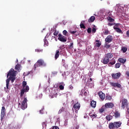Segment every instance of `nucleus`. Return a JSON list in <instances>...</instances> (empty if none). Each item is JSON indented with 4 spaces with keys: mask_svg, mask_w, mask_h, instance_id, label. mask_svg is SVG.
<instances>
[{
    "mask_svg": "<svg viewBox=\"0 0 129 129\" xmlns=\"http://www.w3.org/2000/svg\"><path fill=\"white\" fill-rule=\"evenodd\" d=\"M16 72H17V71H15L14 69H11L7 74V78L10 76L8 79L11 80L12 82H14L16 79Z\"/></svg>",
    "mask_w": 129,
    "mask_h": 129,
    "instance_id": "1",
    "label": "nucleus"
},
{
    "mask_svg": "<svg viewBox=\"0 0 129 129\" xmlns=\"http://www.w3.org/2000/svg\"><path fill=\"white\" fill-rule=\"evenodd\" d=\"M22 87L23 88L21 89L20 97H23L24 96V94H25V92H28L29 90H30V88L29 86H27V82L23 81L22 83Z\"/></svg>",
    "mask_w": 129,
    "mask_h": 129,
    "instance_id": "2",
    "label": "nucleus"
},
{
    "mask_svg": "<svg viewBox=\"0 0 129 129\" xmlns=\"http://www.w3.org/2000/svg\"><path fill=\"white\" fill-rule=\"evenodd\" d=\"M121 121H115L114 122H110L108 125V127L110 129L118 128L121 126Z\"/></svg>",
    "mask_w": 129,
    "mask_h": 129,
    "instance_id": "3",
    "label": "nucleus"
},
{
    "mask_svg": "<svg viewBox=\"0 0 129 129\" xmlns=\"http://www.w3.org/2000/svg\"><path fill=\"white\" fill-rule=\"evenodd\" d=\"M46 66L47 63L42 59H38L34 65L35 70H36V68H37V67H46Z\"/></svg>",
    "mask_w": 129,
    "mask_h": 129,
    "instance_id": "4",
    "label": "nucleus"
},
{
    "mask_svg": "<svg viewBox=\"0 0 129 129\" xmlns=\"http://www.w3.org/2000/svg\"><path fill=\"white\" fill-rule=\"evenodd\" d=\"M81 106L80 103L78 102L74 104L72 108L73 112L75 111V113H78V110L80 109Z\"/></svg>",
    "mask_w": 129,
    "mask_h": 129,
    "instance_id": "5",
    "label": "nucleus"
},
{
    "mask_svg": "<svg viewBox=\"0 0 129 129\" xmlns=\"http://www.w3.org/2000/svg\"><path fill=\"white\" fill-rule=\"evenodd\" d=\"M27 98H24L21 104V108L23 110L26 109V108L28 107V104L27 103Z\"/></svg>",
    "mask_w": 129,
    "mask_h": 129,
    "instance_id": "6",
    "label": "nucleus"
},
{
    "mask_svg": "<svg viewBox=\"0 0 129 129\" xmlns=\"http://www.w3.org/2000/svg\"><path fill=\"white\" fill-rule=\"evenodd\" d=\"M58 39L59 41L62 42L63 43L67 42V37L62 35V34L60 33L58 34Z\"/></svg>",
    "mask_w": 129,
    "mask_h": 129,
    "instance_id": "7",
    "label": "nucleus"
},
{
    "mask_svg": "<svg viewBox=\"0 0 129 129\" xmlns=\"http://www.w3.org/2000/svg\"><path fill=\"white\" fill-rule=\"evenodd\" d=\"M5 116H6V108L3 106L2 108L1 115V120H3V119H4V117H5Z\"/></svg>",
    "mask_w": 129,
    "mask_h": 129,
    "instance_id": "8",
    "label": "nucleus"
},
{
    "mask_svg": "<svg viewBox=\"0 0 129 129\" xmlns=\"http://www.w3.org/2000/svg\"><path fill=\"white\" fill-rule=\"evenodd\" d=\"M112 40H113L112 36L108 35L105 39V43H111V42H112Z\"/></svg>",
    "mask_w": 129,
    "mask_h": 129,
    "instance_id": "9",
    "label": "nucleus"
},
{
    "mask_svg": "<svg viewBox=\"0 0 129 129\" xmlns=\"http://www.w3.org/2000/svg\"><path fill=\"white\" fill-rule=\"evenodd\" d=\"M126 106H127V100L124 99L122 101L121 107L123 109H124V108L126 107Z\"/></svg>",
    "mask_w": 129,
    "mask_h": 129,
    "instance_id": "10",
    "label": "nucleus"
},
{
    "mask_svg": "<svg viewBox=\"0 0 129 129\" xmlns=\"http://www.w3.org/2000/svg\"><path fill=\"white\" fill-rule=\"evenodd\" d=\"M98 94L101 100H104L105 99V94L102 92V91L99 92Z\"/></svg>",
    "mask_w": 129,
    "mask_h": 129,
    "instance_id": "11",
    "label": "nucleus"
},
{
    "mask_svg": "<svg viewBox=\"0 0 129 129\" xmlns=\"http://www.w3.org/2000/svg\"><path fill=\"white\" fill-rule=\"evenodd\" d=\"M110 85L112 86V87H117V88H121V85L118 83H110Z\"/></svg>",
    "mask_w": 129,
    "mask_h": 129,
    "instance_id": "12",
    "label": "nucleus"
},
{
    "mask_svg": "<svg viewBox=\"0 0 129 129\" xmlns=\"http://www.w3.org/2000/svg\"><path fill=\"white\" fill-rule=\"evenodd\" d=\"M104 106L106 108H112L114 106V104L112 102L106 103Z\"/></svg>",
    "mask_w": 129,
    "mask_h": 129,
    "instance_id": "13",
    "label": "nucleus"
},
{
    "mask_svg": "<svg viewBox=\"0 0 129 129\" xmlns=\"http://www.w3.org/2000/svg\"><path fill=\"white\" fill-rule=\"evenodd\" d=\"M120 73H117L116 74H112V77L114 79H118L120 77Z\"/></svg>",
    "mask_w": 129,
    "mask_h": 129,
    "instance_id": "14",
    "label": "nucleus"
},
{
    "mask_svg": "<svg viewBox=\"0 0 129 129\" xmlns=\"http://www.w3.org/2000/svg\"><path fill=\"white\" fill-rule=\"evenodd\" d=\"M114 116L115 118H118V117H120V113L118 112L117 110H115L114 112Z\"/></svg>",
    "mask_w": 129,
    "mask_h": 129,
    "instance_id": "15",
    "label": "nucleus"
},
{
    "mask_svg": "<svg viewBox=\"0 0 129 129\" xmlns=\"http://www.w3.org/2000/svg\"><path fill=\"white\" fill-rule=\"evenodd\" d=\"M102 63L104 64H108V62H109V59L106 56L101 60Z\"/></svg>",
    "mask_w": 129,
    "mask_h": 129,
    "instance_id": "16",
    "label": "nucleus"
},
{
    "mask_svg": "<svg viewBox=\"0 0 129 129\" xmlns=\"http://www.w3.org/2000/svg\"><path fill=\"white\" fill-rule=\"evenodd\" d=\"M113 29L116 31V32H117V33H119V34H122V31H121V29L119 28L114 26Z\"/></svg>",
    "mask_w": 129,
    "mask_h": 129,
    "instance_id": "17",
    "label": "nucleus"
},
{
    "mask_svg": "<svg viewBox=\"0 0 129 129\" xmlns=\"http://www.w3.org/2000/svg\"><path fill=\"white\" fill-rule=\"evenodd\" d=\"M60 52H61V51H60V49H58L56 51V53L55 54V60H57V59H58V58H59V54H60Z\"/></svg>",
    "mask_w": 129,
    "mask_h": 129,
    "instance_id": "18",
    "label": "nucleus"
},
{
    "mask_svg": "<svg viewBox=\"0 0 129 129\" xmlns=\"http://www.w3.org/2000/svg\"><path fill=\"white\" fill-rule=\"evenodd\" d=\"M105 57L109 60V59H111L113 57V55L111 53H108L105 54Z\"/></svg>",
    "mask_w": 129,
    "mask_h": 129,
    "instance_id": "19",
    "label": "nucleus"
},
{
    "mask_svg": "<svg viewBox=\"0 0 129 129\" xmlns=\"http://www.w3.org/2000/svg\"><path fill=\"white\" fill-rule=\"evenodd\" d=\"M95 21V17L94 16H91L89 19H88V23H93Z\"/></svg>",
    "mask_w": 129,
    "mask_h": 129,
    "instance_id": "20",
    "label": "nucleus"
},
{
    "mask_svg": "<svg viewBox=\"0 0 129 129\" xmlns=\"http://www.w3.org/2000/svg\"><path fill=\"white\" fill-rule=\"evenodd\" d=\"M118 61L120 63H122V64H124V63L126 62V59H124L123 58H119L118 59Z\"/></svg>",
    "mask_w": 129,
    "mask_h": 129,
    "instance_id": "21",
    "label": "nucleus"
},
{
    "mask_svg": "<svg viewBox=\"0 0 129 129\" xmlns=\"http://www.w3.org/2000/svg\"><path fill=\"white\" fill-rule=\"evenodd\" d=\"M90 105L92 107H93V108H95V107H96V101H92Z\"/></svg>",
    "mask_w": 129,
    "mask_h": 129,
    "instance_id": "22",
    "label": "nucleus"
},
{
    "mask_svg": "<svg viewBox=\"0 0 129 129\" xmlns=\"http://www.w3.org/2000/svg\"><path fill=\"white\" fill-rule=\"evenodd\" d=\"M96 43L95 44L96 47H99L101 46V42L99 40H96Z\"/></svg>",
    "mask_w": 129,
    "mask_h": 129,
    "instance_id": "23",
    "label": "nucleus"
},
{
    "mask_svg": "<svg viewBox=\"0 0 129 129\" xmlns=\"http://www.w3.org/2000/svg\"><path fill=\"white\" fill-rule=\"evenodd\" d=\"M107 20L110 23H112L113 22H114V19L111 18V17H110V16H108L107 18Z\"/></svg>",
    "mask_w": 129,
    "mask_h": 129,
    "instance_id": "24",
    "label": "nucleus"
},
{
    "mask_svg": "<svg viewBox=\"0 0 129 129\" xmlns=\"http://www.w3.org/2000/svg\"><path fill=\"white\" fill-rule=\"evenodd\" d=\"M15 69L16 70H18V71H20L21 70V64L18 63L15 66Z\"/></svg>",
    "mask_w": 129,
    "mask_h": 129,
    "instance_id": "25",
    "label": "nucleus"
},
{
    "mask_svg": "<svg viewBox=\"0 0 129 129\" xmlns=\"http://www.w3.org/2000/svg\"><path fill=\"white\" fill-rule=\"evenodd\" d=\"M12 129H20V127L18 124H14L12 126Z\"/></svg>",
    "mask_w": 129,
    "mask_h": 129,
    "instance_id": "26",
    "label": "nucleus"
},
{
    "mask_svg": "<svg viewBox=\"0 0 129 129\" xmlns=\"http://www.w3.org/2000/svg\"><path fill=\"white\" fill-rule=\"evenodd\" d=\"M106 119H107L108 121H110V120H111V119H112V116L108 115L106 116Z\"/></svg>",
    "mask_w": 129,
    "mask_h": 129,
    "instance_id": "27",
    "label": "nucleus"
},
{
    "mask_svg": "<svg viewBox=\"0 0 129 129\" xmlns=\"http://www.w3.org/2000/svg\"><path fill=\"white\" fill-rule=\"evenodd\" d=\"M11 80H10V79H7L6 80V87L7 88V89H9V85L10 84V81Z\"/></svg>",
    "mask_w": 129,
    "mask_h": 129,
    "instance_id": "28",
    "label": "nucleus"
},
{
    "mask_svg": "<svg viewBox=\"0 0 129 129\" xmlns=\"http://www.w3.org/2000/svg\"><path fill=\"white\" fill-rule=\"evenodd\" d=\"M44 47L48 46V45H49V42H48V40H47L46 39H44Z\"/></svg>",
    "mask_w": 129,
    "mask_h": 129,
    "instance_id": "29",
    "label": "nucleus"
},
{
    "mask_svg": "<svg viewBox=\"0 0 129 129\" xmlns=\"http://www.w3.org/2000/svg\"><path fill=\"white\" fill-rule=\"evenodd\" d=\"M90 116H91V118H95L96 116H97V115H96L95 113H90L89 114Z\"/></svg>",
    "mask_w": 129,
    "mask_h": 129,
    "instance_id": "30",
    "label": "nucleus"
},
{
    "mask_svg": "<svg viewBox=\"0 0 129 129\" xmlns=\"http://www.w3.org/2000/svg\"><path fill=\"white\" fill-rule=\"evenodd\" d=\"M106 100H111V99H112V97L109 95H107L106 96Z\"/></svg>",
    "mask_w": 129,
    "mask_h": 129,
    "instance_id": "31",
    "label": "nucleus"
},
{
    "mask_svg": "<svg viewBox=\"0 0 129 129\" xmlns=\"http://www.w3.org/2000/svg\"><path fill=\"white\" fill-rule=\"evenodd\" d=\"M121 51H122L123 53H125V52L127 51V48L125 47H122L121 48Z\"/></svg>",
    "mask_w": 129,
    "mask_h": 129,
    "instance_id": "32",
    "label": "nucleus"
},
{
    "mask_svg": "<svg viewBox=\"0 0 129 129\" xmlns=\"http://www.w3.org/2000/svg\"><path fill=\"white\" fill-rule=\"evenodd\" d=\"M64 110H65V108L64 107H62L58 111V114H60L62 113V112H63Z\"/></svg>",
    "mask_w": 129,
    "mask_h": 129,
    "instance_id": "33",
    "label": "nucleus"
},
{
    "mask_svg": "<svg viewBox=\"0 0 129 129\" xmlns=\"http://www.w3.org/2000/svg\"><path fill=\"white\" fill-rule=\"evenodd\" d=\"M114 64H115V59H112L111 62H110L109 63V65H114Z\"/></svg>",
    "mask_w": 129,
    "mask_h": 129,
    "instance_id": "34",
    "label": "nucleus"
},
{
    "mask_svg": "<svg viewBox=\"0 0 129 129\" xmlns=\"http://www.w3.org/2000/svg\"><path fill=\"white\" fill-rule=\"evenodd\" d=\"M105 48H106V49H109V48H110V44H109L108 43L105 42Z\"/></svg>",
    "mask_w": 129,
    "mask_h": 129,
    "instance_id": "35",
    "label": "nucleus"
},
{
    "mask_svg": "<svg viewBox=\"0 0 129 129\" xmlns=\"http://www.w3.org/2000/svg\"><path fill=\"white\" fill-rule=\"evenodd\" d=\"M104 110H105L104 107L102 106L100 109H99V112H100L101 113H102V112H103Z\"/></svg>",
    "mask_w": 129,
    "mask_h": 129,
    "instance_id": "36",
    "label": "nucleus"
},
{
    "mask_svg": "<svg viewBox=\"0 0 129 129\" xmlns=\"http://www.w3.org/2000/svg\"><path fill=\"white\" fill-rule=\"evenodd\" d=\"M80 26L81 29H85V25H84V24L82 23V22L81 23Z\"/></svg>",
    "mask_w": 129,
    "mask_h": 129,
    "instance_id": "37",
    "label": "nucleus"
},
{
    "mask_svg": "<svg viewBox=\"0 0 129 129\" xmlns=\"http://www.w3.org/2000/svg\"><path fill=\"white\" fill-rule=\"evenodd\" d=\"M109 33V31L107 29H106L105 31L103 32L104 35H108Z\"/></svg>",
    "mask_w": 129,
    "mask_h": 129,
    "instance_id": "38",
    "label": "nucleus"
},
{
    "mask_svg": "<svg viewBox=\"0 0 129 129\" xmlns=\"http://www.w3.org/2000/svg\"><path fill=\"white\" fill-rule=\"evenodd\" d=\"M92 32L93 34L96 32V27L94 26V27L92 29Z\"/></svg>",
    "mask_w": 129,
    "mask_h": 129,
    "instance_id": "39",
    "label": "nucleus"
},
{
    "mask_svg": "<svg viewBox=\"0 0 129 129\" xmlns=\"http://www.w3.org/2000/svg\"><path fill=\"white\" fill-rule=\"evenodd\" d=\"M115 67L116 69L119 68L120 67V63H116Z\"/></svg>",
    "mask_w": 129,
    "mask_h": 129,
    "instance_id": "40",
    "label": "nucleus"
},
{
    "mask_svg": "<svg viewBox=\"0 0 129 129\" xmlns=\"http://www.w3.org/2000/svg\"><path fill=\"white\" fill-rule=\"evenodd\" d=\"M63 35H64V36H67V34H68V32L66 30H63L62 32Z\"/></svg>",
    "mask_w": 129,
    "mask_h": 129,
    "instance_id": "41",
    "label": "nucleus"
},
{
    "mask_svg": "<svg viewBox=\"0 0 129 129\" xmlns=\"http://www.w3.org/2000/svg\"><path fill=\"white\" fill-rule=\"evenodd\" d=\"M42 124L43 127H46L47 126V123L46 122H43Z\"/></svg>",
    "mask_w": 129,
    "mask_h": 129,
    "instance_id": "42",
    "label": "nucleus"
},
{
    "mask_svg": "<svg viewBox=\"0 0 129 129\" xmlns=\"http://www.w3.org/2000/svg\"><path fill=\"white\" fill-rule=\"evenodd\" d=\"M69 47L70 49H73V42L70 43V45H69Z\"/></svg>",
    "mask_w": 129,
    "mask_h": 129,
    "instance_id": "43",
    "label": "nucleus"
},
{
    "mask_svg": "<svg viewBox=\"0 0 129 129\" xmlns=\"http://www.w3.org/2000/svg\"><path fill=\"white\" fill-rule=\"evenodd\" d=\"M54 97H57V93H53V95H52L51 98H54Z\"/></svg>",
    "mask_w": 129,
    "mask_h": 129,
    "instance_id": "44",
    "label": "nucleus"
},
{
    "mask_svg": "<svg viewBox=\"0 0 129 129\" xmlns=\"http://www.w3.org/2000/svg\"><path fill=\"white\" fill-rule=\"evenodd\" d=\"M87 32H88L89 34H90V33H91V28H88V29H87Z\"/></svg>",
    "mask_w": 129,
    "mask_h": 129,
    "instance_id": "45",
    "label": "nucleus"
},
{
    "mask_svg": "<svg viewBox=\"0 0 129 129\" xmlns=\"http://www.w3.org/2000/svg\"><path fill=\"white\" fill-rule=\"evenodd\" d=\"M59 89H60V90H63V89H64V86L62 85H60L59 86Z\"/></svg>",
    "mask_w": 129,
    "mask_h": 129,
    "instance_id": "46",
    "label": "nucleus"
},
{
    "mask_svg": "<svg viewBox=\"0 0 129 129\" xmlns=\"http://www.w3.org/2000/svg\"><path fill=\"white\" fill-rule=\"evenodd\" d=\"M36 52H43V50L42 49H37L35 50Z\"/></svg>",
    "mask_w": 129,
    "mask_h": 129,
    "instance_id": "47",
    "label": "nucleus"
},
{
    "mask_svg": "<svg viewBox=\"0 0 129 129\" xmlns=\"http://www.w3.org/2000/svg\"><path fill=\"white\" fill-rule=\"evenodd\" d=\"M53 35H54V36H57V35H58V32L55 31V32L53 33Z\"/></svg>",
    "mask_w": 129,
    "mask_h": 129,
    "instance_id": "48",
    "label": "nucleus"
},
{
    "mask_svg": "<svg viewBox=\"0 0 129 129\" xmlns=\"http://www.w3.org/2000/svg\"><path fill=\"white\" fill-rule=\"evenodd\" d=\"M107 16H108V17L110 16V18H111V17H112V15H111V13L109 12V13L107 14Z\"/></svg>",
    "mask_w": 129,
    "mask_h": 129,
    "instance_id": "49",
    "label": "nucleus"
},
{
    "mask_svg": "<svg viewBox=\"0 0 129 129\" xmlns=\"http://www.w3.org/2000/svg\"><path fill=\"white\" fill-rule=\"evenodd\" d=\"M70 33H71L72 35H74V34H75V33H76V31H71Z\"/></svg>",
    "mask_w": 129,
    "mask_h": 129,
    "instance_id": "50",
    "label": "nucleus"
},
{
    "mask_svg": "<svg viewBox=\"0 0 129 129\" xmlns=\"http://www.w3.org/2000/svg\"><path fill=\"white\" fill-rule=\"evenodd\" d=\"M108 26H109V27H111V26H113V23H109L108 24Z\"/></svg>",
    "mask_w": 129,
    "mask_h": 129,
    "instance_id": "51",
    "label": "nucleus"
},
{
    "mask_svg": "<svg viewBox=\"0 0 129 129\" xmlns=\"http://www.w3.org/2000/svg\"><path fill=\"white\" fill-rule=\"evenodd\" d=\"M43 110H44L43 108L42 109H41V110H40V111H39L40 113H41V114L43 113Z\"/></svg>",
    "mask_w": 129,
    "mask_h": 129,
    "instance_id": "52",
    "label": "nucleus"
},
{
    "mask_svg": "<svg viewBox=\"0 0 129 129\" xmlns=\"http://www.w3.org/2000/svg\"><path fill=\"white\" fill-rule=\"evenodd\" d=\"M52 129H59V127L57 126H54L52 127Z\"/></svg>",
    "mask_w": 129,
    "mask_h": 129,
    "instance_id": "53",
    "label": "nucleus"
},
{
    "mask_svg": "<svg viewBox=\"0 0 129 129\" xmlns=\"http://www.w3.org/2000/svg\"><path fill=\"white\" fill-rule=\"evenodd\" d=\"M125 74L128 77H129V72L127 71L126 72Z\"/></svg>",
    "mask_w": 129,
    "mask_h": 129,
    "instance_id": "54",
    "label": "nucleus"
},
{
    "mask_svg": "<svg viewBox=\"0 0 129 129\" xmlns=\"http://www.w3.org/2000/svg\"><path fill=\"white\" fill-rule=\"evenodd\" d=\"M62 62L63 63V66H64V65H65V59H62Z\"/></svg>",
    "mask_w": 129,
    "mask_h": 129,
    "instance_id": "55",
    "label": "nucleus"
},
{
    "mask_svg": "<svg viewBox=\"0 0 129 129\" xmlns=\"http://www.w3.org/2000/svg\"><path fill=\"white\" fill-rule=\"evenodd\" d=\"M126 36L127 37H129V30L126 32Z\"/></svg>",
    "mask_w": 129,
    "mask_h": 129,
    "instance_id": "56",
    "label": "nucleus"
},
{
    "mask_svg": "<svg viewBox=\"0 0 129 129\" xmlns=\"http://www.w3.org/2000/svg\"><path fill=\"white\" fill-rule=\"evenodd\" d=\"M69 88H70V89L72 90V89H73V86L72 85H70Z\"/></svg>",
    "mask_w": 129,
    "mask_h": 129,
    "instance_id": "57",
    "label": "nucleus"
},
{
    "mask_svg": "<svg viewBox=\"0 0 129 129\" xmlns=\"http://www.w3.org/2000/svg\"><path fill=\"white\" fill-rule=\"evenodd\" d=\"M75 127H76V129H79V125H76Z\"/></svg>",
    "mask_w": 129,
    "mask_h": 129,
    "instance_id": "58",
    "label": "nucleus"
},
{
    "mask_svg": "<svg viewBox=\"0 0 129 129\" xmlns=\"http://www.w3.org/2000/svg\"><path fill=\"white\" fill-rule=\"evenodd\" d=\"M84 95L85 96H87V92H84Z\"/></svg>",
    "mask_w": 129,
    "mask_h": 129,
    "instance_id": "59",
    "label": "nucleus"
},
{
    "mask_svg": "<svg viewBox=\"0 0 129 129\" xmlns=\"http://www.w3.org/2000/svg\"><path fill=\"white\" fill-rule=\"evenodd\" d=\"M89 80H90V81H91H91H92V78H90Z\"/></svg>",
    "mask_w": 129,
    "mask_h": 129,
    "instance_id": "60",
    "label": "nucleus"
},
{
    "mask_svg": "<svg viewBox=\"0 0 129 129\" xmlns=\"http://www.w3.org/2000/svg\"><path fill=\"white\" fill-rule=\"evenodd\" d=\"M117 12H118V9L117 10Z\"/></svg>",
    "mask_w": 129,
    "mask_h": 129,
    "instance_id": "61",
    "label": "nucleus"
},
{
    "mask_svg": "<svg viewBox=\"0 0 129 129\" xmlns=\"http://www.w3.org/2000/svg\"><path fill=\"white\" fill-rule=\"evenodd\" d=\"M118 26H119V24L118 23Z\"/></svg>",
    "mask_w": 129,
    "mask_h": 129,
    "instance_id": "62",
    "label": "nucleus"
},
{
    "mask_svg": "<svg viewBox=\"0 0 129 129\" xmlns=\"http://www.w3.org/2000/svg\"><path fill=\"white\" fill-rule=\"evenodd\" d=\"M52 93H54V91H52Z\"/></svg>",
    "mask_w": 129,
    "mask_h": 129,
    "instance_id": "63",
    "label": "nucleus"
},
{
    "mask_svg": "<svg viewBox=\"0 0 129 129\" xmlns=\"http://www.w3.org/2000/svg\"><path fill=\"white\" fill-rule=\"evenodd\" d=\"M81 96H82V94H81Z\"/></svg>",
    "mask_w": 129,
    "mask_h": 129,
    "instance_id": "64",
    "label": "nucleus"
}]
</instances>
